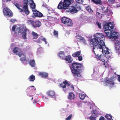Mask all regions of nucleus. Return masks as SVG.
<instances>
[{
	"label": "nucleus",
	"instance_id": "obj_55",
	"mask_svg": "<svg viewBox=\"0 0 120 120\" xmlns=\"http://www.w3.org/2000/svg\"><path fill=\"white\" fill-rule=\"evenodd\" d=\"M33 97L32 98H31L32 99H33Z\"/></svg>",
	"mask_w": 120,
	"mask_h": 120
},
{
	"label": "nucleus",
	"instance_id": "obj_34",
	"mask_svg": "<svg viewBox=\"0 0 120 120\" xmlns=\"http://www.w3.org/2000/svg\"><path fill=\"white\" fill-rule=\"evenodd\" d=\"M94 115H95V114L93 113L92 114V116L90 117V120H96L95 119L96 116H94Z\"/></svg>",
	"mask_w": 120,
	"mask_h": 120
},
{
	"label": "nucleus",
	"instance_id": "obj_44",
	"mask_svg": "<svg viewBox=\"0 0 120 120\" xmlns=\"http://www.w3.org/2000/svg\"><path fill=\"white\" fill-rule=\"evenodd\" d=\"M115 4V7H118L120 6V3H116Z\"/></svg>",
	"mask_w": 120,
	"mask_h": 120
},
{
	"label": "nucleus",
	"instance_id": "obj_49",
	"mask_svg": "<svg viewBox=\"0 0 120 120\" xmlns=\"http://www.w3.org/2000/svg\"><path fill=\"white\" fill-rule=\"evenodd\" d=\"M42 6L44 7H46V4H44V3L43 4H42Z\"/></svg>",
	"mask_w": 120,
	"mask_h": 120
},
{
	"label": "nucleus",
	"instance_id": "obj_50",
	"mask_svg": "<svg viewBox=\"0 0 120 120\" xmlns=\"http://www.w3.org/2000/svg\"><path fill=\"white\" fill-rule=\"evenodd\" d=\"M110 2H113L114 1V0H108Z\"/></svg>",
	"mask_w": 120,
	"mask_h": 120
},
{
	"label": "nucleus",
	"instance_id": "obj_31",
	"mask_svg": "<svg viewBox=\"0 0 120 120\" xmlns=\"http://www.w3.org/2000/svg\"><path fill=\"white\" fill-rule=\"evenodd\" d=\"M29 64L32 67H34L35 65L34 60H31Z\"/></svg>",
	"mask_w": 120,
	"mask_h": 120
},
{
	"label": "nucleus",
	"instance_id": "obj_36",
	"mask_svg": "<svg viewBox=\"0 0 120 120\" xmlns=\"http://www.w3.org/2000/svg\"><path fill=\"white\" fill-rule=\"evenodd\" d=\"M41 38V39L43 41L45 42V43L46 44H47V42L46 41V39L42 37H40Z\"/></svg>",
	"mask_w": 120,
	"mask_h": 120
},
{
	"label": "nucleus",
	"instance_id": "obj_43",
	"mask_svg": "<svg viewBox=\"0 0 120 120\" xmlns=\"http://www.w3.org/2000/svg\"><path fill=\"white\" fill-rule=\"evenodd\" d=\"M32 87H33L34 88V90H35L36 88L35 87H34V86H30V87H29L27 88V89H29V90H31V88Z\"/></svg>",
	"mask_w": 120,
	"mask_h": 120
},
{
	"label": "nucleus",
	"instance_id": "obj_45",
	"mask_svg": "<svg viewBox=\"0 0 120 120\" xmlns=\"http://www.w3.org/2000/svg\"><path fill=\"white\" fill-rule=\"evenodd\" d=\"M16 21V20L13 19H11L10 20V21L12 23H14Z\"/></svg>",
	"mask_w": 120,
	"mask_h": 120
},
{
	"label": "nucleus",
	"instance_id": "obj_39",
	"mask_svg": "<svg viewBox=\"0 0 120 120\" xmlns=\"http://www.w3.org/2000/svg\"><path fill=\"white\" fill-rule=\"evenodd\" d=\"M97 25L98 26V27L101 29V24L100 23H99L98 22H96Z\"/></svg>",
	"mask_w": 120,
	"mask_h": 120
},
{
	"label": "nucleus",
	"instance_id": "obj_12",
	"mask_svg": "<svg viewBox=\"0 0 120 120\" xmlns=\"http://www.w3.org/2000/svg\"><path fill=\"white\" fill-rule=\"evenodd\" d=\"M69 7V6L68 8V9L69 8L70 11L72 13H75L77 12L78 11L77 9H78V8H80L79 6V7L76 6V7H75V6H71L70 7Z\"/></svg>",
	"mask_w": 120,
	"mask_h": 120
},
{
	"label": "nucleus",
	"instance_id": "obj_47",
	"mask_svg": "<svg viewBox=\"0 0 120 120\" xmlns=\"http://www.w3.org/2000/svg\"><path fill=\"white\" fill-rule=\"evenodd\" d=\"M117 76L118 77L117 79V80L120 82V75H117Z\"/></svg>",
	"mask_w": 120,
	"mask_h": 120
},
{
	"label": "nucleus",
	"instance_id": "obj_18",
	"mask_svg": "<svg viewBox=\"0 0 120 120\" xmlns=\"http://www.w3.org/2000/svg\"><path fill=\"white\" fill-rule=\"evenodd\" d=\"M98 59L99 60L104 62L106 60H107V58L104 54L98 56Z\"/></svg>",
	"mask_w": 120,
	"mask_h": 120
},
{
	"label": "nucleus",
	"instance_id": "obj_22",
	"mask_svg": "<svg viewBox=\"0 0 120 120\" xmlns=\"http://www.w3.org/2000/svg\"><path fill=\"white\" fill-rule=\"evenodd\" d=\"M20 51H21L17 47H15L14 48L13 52L16 55H18V54L17 53V52H19Z\"/></svg>",
	"mask_w": 120,
	"mask_h": 120
},
{
	"label": "nucleus",
	"instance_id": "obj_53",
	"mask_svg": "<svg viewBox=\"0 0 120 120\" xmlns=\"http://www.w3.org/2000/svg\"><path fill=\"white\" fill-rule=\"evenodd\" d=\"M71 87L73 88V89H74V87L73 86H71Z\"/></svg>",
	"mask_w": 120,
	"mask_h": 120
},
{
	"label": "nucleus",
	"instance_id": "obj_48",
	"mask_svg": "<svg viewBox=\"0 0 120 120\" xmlns=\"http://www.w3.org/2000/svg\"><path fill=\"white\" fill-rule=\"evenodd\" d=\"M41 41L40 40L38 39V40H37V42H38V43H41Z\"/></svg>",
	"mask_w": 120,
	"mask_h": 120
},
{
	"label": "nucleus",
	"instance_id": "obj_9",
	"mask_svg": "<svg viewBox=\"0 0 120 120\" xmlns=\"http://www.w3.org/2000/svg\"><path fill=\"white\" fill-rule=\"evenodd\" d=\"M99 49L101 50V51L103 53H104L106 54H108L109 53V51H108L109 49L105 46V44L103 45H101L99 47V49L97 50L96 52Z\"/></svg>",
	"mask_w": 120,
	"mask_h": 120
},
{
	"label": "nucleus",
	"instance_id": "obj_30",
	"mask_svg": "<svg viewBox=\"0 0 120 120\" xmlns=\"http://www.w3.org/2000/svg\"><path fill=\"white\" fill-rule=\"evenodd\" d=\"M28 79L30 81H33L35 79V77L34 75H31L30 76Z\"/></svg>",
	"mask_w": 120,
	"mask_h": 120
},
{
	"label": "nucleus",
	"instance_id": "obj_10",
	"mask_svg": "<svg viewBox=\"0 0 120 120\" xmlns=\"http://www.w3.org/2000/svg\"><path fill=\"white\" fill-rule=\"evenodd\" d=\"M115 76H113L110 78H107L106 79L105 83L106 85H112L111 86L113 87L114 86V82L112 80L115 78Z\"/></svg>",
	"mask_w": 120,
	"mask_h": 120
},
{
	"label": "nucleus",
	"instance_id": "obj_46",
	"mask_svg": "<svg viewBox=\"0 0 120 120\" xmlns=\"http://www.w3.org/2000/svg\"><path fill=\"white\" fill-rule=\"evenodd\" d=\"M99 120H105V118L102 116L100 117Z\"/></svg>",
	"mask_w": 120,
	"mask_h": 120
},
{
	"label": "nucleus",
	"instance_id": "obj_42",
	"mask_svg": "<svg viewBox=\"0 0 120 120\" xmlns=\"http://www.w3.org/2000/svg\"><path fill=\"white\" fill-rule=\"evenodd\" d=\"M16 25H13L12 28V30L13 31H15Z\"/></svg>",
	"mask_w": 120,
	"mask_h": 120
},
{
	"label": "nucleus",
	"instance_id": "obj_11",
	"mask_svg": "<svg viewBox=\"0 0 120 120\" xmlns=\"http://www.w3.org/2000/svg\"><path fill=\"white\" fill-rule=\"evenodd\" d=\"M117 36L118 37V35H117ZM117 38H116L113 41L115 40V49L117 51L119 50H120V41H119L118 40H116ZM112 41H113L111 40Z\"/></svg>",
	"mask_w": 120,
	"mask_h": 120
},
{
	"label": "nucleus",
	"instance_id": "obj_14",
	"mask_svg": "<svg viewBox=\"0 0 120 120\" xmlns=\"http://www.w3.org/2000/svg\"><path fill=\"white\" fill-rule=\"evenodd\" d=\"M32 11L33 12L35 16L38 17H41L43 16L42 14L37 11L36 9H33Z\"/></svg>",
	"mask_w": 120,
	"mask_h": 120
},
{
	"label": "nucleus",
	"instance_id": "obj_33",
	"mask_svg": "<svg viewBox=\"0 0 120 120\" xmlns=\"http://www.w3.org/2000/svg\"><path fill=\"white\" fill-rule=\"evenodd\" d=\"M94 3L96 4H98L101 3V0H91Z\"/></svg>",
	"mask_w": 120,
	"mask_h": 120
},
{
	"label": "nucleus",
	"instance_id": "obj_4",
	"mask_svg": "<svg viewBox=\"0 0 120 120\" xmlns=\"http://www.w3.org/2000/svg\"><path fill=\"white\" fill-rule=\"evenodd\" d=\"M28 0H23L22 1L23 7L22 6L20 5L18 3L15 2H14V4L17 8L19 10L20 12H22L24 11L26 14L28 15L30 13L28 8Z\"/></svg>",
	"mask_w": 120,
	"mask_h": 120
},
{
	"label": "nucleus",
	"instance_id": "obj_26",
	"mask_svg": "<svg viewBox=\"0 0 120 120\" xmlns=\"http://www.w3.org/2000/svg\"><path fill=\"white\" fill-rule=\"evenodd\" d=\"M27 31V28L25 27V28L24 29L23 32L22 33V37L24 39H26V32Z\"/></svg>",
	"mask_w": 120,
	"mask_h": 120
},
{
	"label": "nucleus",
	"instance_id": "obj_17",
	"mask_svg": "<svg viewBox=\"0 0 120 120\" xmlns=\"http://www.w3.org/2000/svg\"><path fill=\"white\" fill-rule=\"evenodd\" d=\"M66 86H70V85L66 80H65L63 81V83H61L60 84V87H61L64 89L66 87Z\"/></svg>",
	"mask_w": 120,
	"mask_h": 120
},
{
	"label": "nucleus",
	"instance_id": "obj_25",
	"mask_svg": "<svg viewBox=\"0 0 120 120\" xmlns=\"http://www.w3.org/2000/svg\"><path fill=\"white\" fill-rule=\"evenodd\" d=\"M64 24L66 25L67 26H72L73 23L72 20L69 19L68 21L67 22L66 24Z\"/></svg>",
	"mask_w": 120,
	"mask_h": 120
},
{
	"label": "nucleus",
	"instance_id": "obj_32",
	"mask_svg": "<svg viewBox=\"0 0 120 120\" xmlns=\"http://www.w3.org/2000/svg\"><path fill=\"white\" fill-rule=\"evenodd\" d=\"M105 117L107 120H112V116L109 114H106Z\"/></svg>",
	"mask_w": 120,
	"mask_h": 120
},
{
	"label": "nucleus",
	"instance_id": "obj_16",
	"mask_svg": "<svg viewBox=\"0 0 120 120\" xmlns=\"http://www.w3.org/2000/svg\"><path fill=\"white\" fill-rule=\"evenodd\" d=\"M64 60L69 63H72L73 61V59L71 57L68 55L65 57Z\"/></svg>",
	"mask_w": 120,
	"mask_h": 120
},
{
	"label": "nucleus",
	"instance_id": "obj_56",
	"mask_svg": "<svg viewBox=\"0 0 120 120\" xmlns=\"http://www.w3.org/2000/svg\"><path fill=\"white\" fill-rule=\"evenodd\" d=\"M37 101H35V103H37Z\"/></svg>",
	"mask_w": 120,
	"mask_h": 120
},
{
	"label": "nucleus",
	"instance_id": "obj_7",
	"mask_svg": "<svg viewBox=\"0 0 120 120\" xmlns=\"http://www.w3.org/2000/svg\"><path fill=\"white\" fill-rule=\"evenodd\" d=\"M27 23L29 24H31L34 28L39 27L41 25V22L39 20L34 21L31 19L28 20L27 21Z\"/></svg>",
	"mask_w": 120,
	"mask_h": 120
},
{
	"label": "nucleus",
	"instance_id": "obj_21",
	"mask_svg": "<svg viewBox=\"0 0 120 120\" xmlns=\"http://www.w3.org/2000/svg\"><path fill=\"white\" fill-rule=\"evenodd\" d=\"M75 95L73 93L70 92L69 93L68 98L70 100H73L74 99Z\"/></svg>",
	"mask_w": 120,
	"mask_h": 120
},
{
	"label": "nucleus",
	"instance_id": "obj_3",
	"mask_svg": "<svg viewBox=\"0 0 120 120\" xmlns=\"http://www.w3.org/2000/svg\"><path fill=\"white\" fill-rule=\"evenodd\" d=\"M111 22L106 23L103 26V28L105 29L104 31L106 36L109 37L110 39L113 40L117 38V32H112L111 30V29H113L114 28V25Z\"/></svg>",
	"mask_w": 120,
	"mask_h": 120
},
{
	"label": "nucleus",
	"instance_id": "obj_51",
	"mask_svg": "<svg viewBox=\"0 0 120 120\" xmlns=\"http://www.w3.org/2000/svg\"><path fill=\"white\" fill-rule=\"evenodd\" d=\"M105 64H106L105 63H103V65H105V67H106V65H105Z\"/></svg>",
	"mask_w": 120,
	"mask_h": 120
},
{
	"label": "nucleus",
	"instance_id": "obj_28",
	"mask_svg": "<svg viewBox=\"0 0 120 120\" xmlns=\"http://www.w3.org/2000/svg\"><path fill=\"white\" fill-rule=\"evenodd\" d=\"M31 34L33 36V39H37L38 36V34L34 31H32V32Z\"/></svg>",
	"mask_w": 120,
	"mask_h": 120
},
{
	"label": "nucleus",
	"instance_id": "obj_37",
	"mask_svg": "<svg viewBox=\"0 0 120 120\" xmlns=\"http://www.w3.org/2000/svg\"><path fill=\"white\" fill-rule=\"evenodd\" d=\"M54 34L55 36H56V37H58V32L57 31H56L55 30H54Z\"/></svg>",
	"mask_w": 120,
	"mask_h": 120
},
{
	"label": "nucleus",
	"instance_id": "obj_58",
	"mask_svg": "<svg viewBox=\"0 0 120 120\" xmlns=\"http://www.w3.org/2000/svg\"><path fill=\"white\" fill-rule=\"evenodd\" d=\"M95 116L96 117V115H95Z\"/></svg>",
	"mask_w": 120,
	"mask_h": 120
},
{
	"label": "nucleus",
	"instance_id": "obj_6",
	"mask_svg": "<svg viewBox=\"0 0 120 120\" xmlns=\"http://www.w3.org/2000/svg\"><path fill=\"white\" fill-rule=\"evenodd\" d=\"M72 0H64L63 3L62 1H60L58 6V9H68L69 6Z\"/></svg>",
	"mask_w": 120,
	"mask_h": 120
},
{
	"label": "nucleus",
	"instance_id": "obj_2",
	"mask_svg": "<svg viewBox=\"0 0 120 120\" xmlns=\"http://www.w3.org/2000/svg\"><path fill=\"white\" fill-rule=\"evenodd\" d=\"M70 67L71 72L76 79L75 80L78 81L82 77L80 72L84 70L83 64L73 62L71 64V65H70Z\"/></svg>",
	"mask_w": 120,
	"mask_h": 120
},
{
	"label": "nucleus",
	"instance_id": "obj_5",
	"mask_svg": "<svg viewBox=\"0 0 120 120\" xmlns=\"http://www.w3.org/2000/svg\"><path fill=\"white\" fill-rule=\"evenodd\" d=\"M113 13L110 8L107 7L106 9L103 6L100 7L98 8L96 11V14L102 15L104 14L107 16L111 15Z\"/></svg>",
	"mask_w": 120,
	"mask_h": 120
},
{
	"label": "nucleus",
	"instance_id": "obj_29",
	"mask_svg": "<svg viewBox=\"0 0 120 120\" xmlns=\"http://www.w3.org/2000/svg\"><path fill=\"white\" fill-rule=\"evenodd\" d=\"M86 9L90 13L92 14L93 13V11L91 9L90 6H86Z\"/></svg>",
	"mask_w": 120,
	"mask_h": 120
},
{
	"label": "nucleus",
	"instance_id": "obj_52",
	"mask_svg": "<svg viewBox=\"0 0 120 120\" xmlns=\"http://www.w3.org/2000/svg\"><path fill=\"white\" fill-rule=\"evenodd\" d=\"M7 2L8 1H11L12 0H6Z\"/></svg>",
	"mask_w": 120,
	"mask_h": 120
},
{
	"label": "nucleus",
	"instance_id": "obj_8",
	"mask_svg": "<svg viewBox=\"0 0 120 120\" xmlns=\"http://www.w3.org/2000/svg\"><path fill=\"white\" fill-rule=\"evenodd\" d=\"M3 12L4 16H7L9 17H12L13 15V14L9 8L7 7L4 8L3 10Z\"/></svg>",
	"mask_w": 120,
	"mask_h": 120
},
{
	"label": "nucleus",
	"instance_id": "obj_40",
	"mask_svg": "<svg viewBox=\"0 0 120 120\" xmlns=\"http://www.w3.org/2000/svg\"><path fill=\"white\" fill-rule=\"evenodd\" d=\"M76 2L78 3L82 4V3L83 0H75Z\"/></svg>",
	"mask_w": 120,
	"mask_h": 120
},
{
	"label": "nucleus",
	"instance_id": "obj_24",
	"mask_svg": "<svg viewBox=\"0 0 120 120\" xmlns=\"http://www.w3.org/2000/svg\"><path fill=\"white\" fill-rule=\"evenodd\" d=\"M58 54L59 55L60 57L62 59L64 60L65 57L64 56V52L60 51L59 52Z\"/></svg>",
	"mask_w": 120,
	"mask_h": 120
},
{
	"label": "nucleus",
	"instance_id": "obj_41",
	"mask_svg": "<svg viewBox=\"0 0 120 120\" xmlns=\"http://www.w3.org/2000/svg\"><path fill=\"white\" fill-rule=\"evenodd\" d=\"M78 59L79 61H81L82 60V56H81L79 55L78 57Z\"/></svg>",
	"mask_w": 120,
	"mask_h": 120
},
{
	"label": "nucleus",
	"instance_id": "obj_23",
	"mask_svg": "<svg viewBox=\"0 0 120 120\" xmlns=\"http://www.w3.org/2000/svg\"><path fill=\"white\" fill-rule=\"evenodd\" d=\"M31 2L30 3V7L32 8V10L33 9H35L36 7L35 4L33 0H31Z\"/></svg>",
	"mask_w": 120,
	"mask_h": 120
},
{
	"label": "nucleus",
	"instance_id": "obj_1",
	"mask_svg": "<svg viewBox=\"0 0 120 120\" xmlns=\"http://www.w3.org/2000/svg\"><path fill=\"white\" fill-rule=\"evenodd\" d=\"M94 37L92 39L90 42L91 45L92 44L93 46V52H94L95 55L96 54L95 51L98 50L99 47L101 45H104L105 42L103 40L105 39L104 35L102 33H97L94 35Z\"/></svg>",
	"mask_w": 120,
	"mask_h": 120
},
{
	"label": "nucleus",
	"instance_id": "obj_19",
	"mask_svg": "<svg viewBox=\"0 0 120 120\" xmlns=\"http://www.w3.org/2000/svg\"><path fill=\"white\" fill-rule=\"evenodd\" d=\"M40 75L41 76L42 78H46L48 76V74L45 72H41L39 73Z\"/></svg>",
	"mask_w": 120,
	"mask_h": 120
},
{
	"label": "nucleus",
	"instance_id": "obj_20",
	"mask_svg": "<svg viewBox=\"0 0 120 120\" xmlns=\"http://www.w3.org/2000/svg\"><path fill=\"white\" fill-rule=\"evenodd\" d=\"M81 54L80 52L77 51L74 53L72 54V56L74 57H77L80 55Z\"/></svg>",
	"mask_w": 120,
	"mask_h": 120
},
{
	"label": "nucleus",
	"instance_id": "obj_57",
	"mask_svg": "<svg viewBox=\"0 0 120 120\" xmlns=\"http://www.w3.org/2000/svg\"><path fill=\"white\" fill-rule=\"evenodd\" d=\"M82 38H83L82 37Z\"/></svg>",
	"mask_w": 120,
	"mask_h": 120
},
{
	"label": "nucleus",
	"instance_id": "obj_35",
	"mask_svg": "<svg viewBox=\"0 0 120 120\" xmlns=\"http://www.w3.org/2000/svg\"><path fill=\"white\" fill-rule=\"evenodd\" d=\"M79 97L80 98L82 99L83 100L85 97V95L82 94H79Z\"/></svg>",
	"mask_w": 120,
	"mask_h": 120
},
{
	"label": "nucleus",
	"instance_id": "obj_38",
	"mask_svg": "<svg viewBox=\"0 0 120 120\" xmlns=\"http://www.w3.org/2000/svg\"><path fill=\"white\" fill-rule=\"evenodd\" d=\"M72 116V115L71 114L68 117L66 118L65 120H69L71 119Z\"/></svg>",
	"mask_w": 120,
	"mask_h": 120
},
{
	"label": "nucleus",
	"instance_id": "obj_13",
	"mask_svg": "<svg viewBox=\"0 0 120 120\" xmlns=\"http://www.w3.org/2000/svg\"><path fill=\"white\" fill-rule=\"evenodd\" d=\"M46 94L49 97L55 98V92L53 90H49L47 92Z\"/></svg>",
	"mask_w": 120,
	"mask_h": 120
},
{
	"label": "nucleus",
	"instance_id": "obj_27",
	"mask_svg": "<svg viewBox=\"0 0 120 120\" xmlns=\"http://www.w3.org/2000/svg\"><path fill=\"white\" fill-rule=\"evenodd\" d=\"M69 18L66 17H63L61 19V21L64 24H66Z\"/></svg>",
	"mask_w": 120,
	"mask_h": 120
},
{
	"label": "nucleus",
	"instance_id": "obj_54",
	"mask_svg": "<svg viewBox=\"0 0 120 120\" xmlns=\"http://www.w3.org/2000/svg\"><path fill=\"white\" fill-rule=\"evenodd\" d=\"M63 90H64V92H65V91H66V90H64V89Z\"/></svg>",
	"mask_w": 120,
	"mask_h": 120
},
{
	"label": "nucleus",
	"instance_id": "obj_15",
	"mask_svg": "<svg viewBox=\"0 0 120 120\" xmlns=\"http://www.w3.org/2000/svg\"><path fill=\"white\" fill-rule=\"evenodd\" d=\"M18 55L20 57L22 56H23L24 57H22L20 58V60L23 61H26V55L25 53H23L22 51H20L18 53Z\"/></svg>",
	"mask_w": 120,
	"mask_h": 120
}]
</instances>
